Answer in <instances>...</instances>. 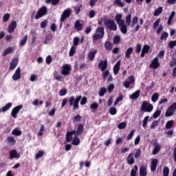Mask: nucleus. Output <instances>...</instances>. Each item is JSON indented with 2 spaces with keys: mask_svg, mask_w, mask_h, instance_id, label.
Masks as SVG:
<instances>
[{
  "mask_svg": "<svg viewBox=\"0 0 176 176\" xmlns=\"http://www.w3.org/2000/svg\"><path fill=\"white\" fill-rule=\"evenodd\" d=\"M141 110L143 112H152L153 111V105L146 101H144L142 103Z\"/></svg>",
  "mask_w": 176,
  "mask_h": 176,
  "instance_id": "nucleus-6",
  "label": "nucleus"
},
{
  "mask_svg": "<svg viewBox=\"0 0 176 176\" xmlns=\"http://www.w3.org/2000/svg\"><path fill=\"white\" fill-rule=\"evenodd\" d=\"M162 13H163V8L160 7L154 11L153 14L155 17H157V16H160V14H162Z\"/></svg>",
  "mask_w": 176,
  "mask_h": 176,
  "instance_id": "nucleus-30",
  "label": "nucleus"
},
{
  "mask_svg": "<svg viewBox=\"0 0 176 176\" xmlns=\"http://www.w3.org/2000/svg\"><path fill=\"white\" fill-rule=\"evenodd\" d=\"M167 38H168V33L166 32H164V33L162 34L161 37H160V40L161 41H166V39H167Z\"/></svg>",
  "mask_w": 176,
  "mask_h": 176,
  "instance_id": "nucleus-52",
  "label": "nucleus"
},
{
  "mask_svg": "<svg viewBox=\"0 0 176 176\" xmlns=\"http://www.w3.org/2000/svg\"><path fill=\"white\" fill-rule=\"evenodd\" d=\"M148 120H149V116H146L143 120L142 126L144 128L148 125Z\"/></svg>",
  "mask_w": 176,
  "mask_h": 176,
  "instance_id": "nucleus-49",
  "label": "nucleus"
},
{
  "mask_svg": "<svg viewBox=\"0 0 176 176\" xmlns=\"http://www.w3.org/2000/svg\"><path fill=\"white\" fill-rule=\"evenodd\" d=\"M136 153H135V159H138L141 156V148L135 149Z\"/></svg>",
  "mask_w": 176,
  "mask_h": 176,
  "instance_id": "nucleus-56",
  "label": "nucleus"
},
{
  "mask_svg": "<svg viewBox=\"0 0 176 176\" xmlns=\"http://www.w3.org/2000/svg\"><path fill=\"white\" fill-rule=\"evenodd\" d=\"M133 47H129L125 52L126 58H128V60L130 59L131 58V54L133 53Z\"/></svg>",
  "mask_w": 176,
  "mask_h": 176,
  "instance_id": "nucleus-24",
  "label": "nucleus"
},
{
  "mask_svg": "<svg viewBox=\"0 0 176 176\" xmlns=\"http://www.w3.org/2000/svg\"><path fill=\"white\" fill-rule=\"evenodd\" d=\"M138 23V16H134L132 19V23L131 24V28H134L135 25Z\"/></svg>",
  "mask_w": 176,
  "mask_h": 176,
  "instance_id": "nucleus-40",
  "label": "nucleus"
},
{
  "mask_svg": "<svg viewBox=\"0 0 176 176\" xmlns=\"http://www.w3.org/2000/svg\"><path fill=\"white\" fill-rule=\"evenodd\" d=\"M159 24H160V19H158L155 21V22L153 23V29L157 30L159 27Z\"/></svg>",
  "mask_w": 176,
  "mask_h": 176,
  "instance_id": "nucleus-59",
  "label": "nucleus"
},
{
  "mask_svg": "<svg viewBox=\"0 0 176 176\" xmlns=\"http://www.w3.org/2000/svg\"><path fill=\"white\" fill-rule=\"evenodd\" d=\"M46 3H52L54 6L60 3V0H46Z\"/></svg>",
  "mask_w": 176,
  "mask_h": 176,
  "instance_id": "nucleus-41",
  "label": "nucleus"
},
{
  "mask_svg": "<svg viewBox=\"0 0 176 176\" xmlns=\"http://www.w3.org/2000/svg\"><path fill=\"white\" fill-rule=\"evenodd\" d=\"M14 50V49H13V47H12L6 48L2 54L3 57H5V56H8V54H10V53H12V52H13Z\"/></svg>",
  "mask_w": 176,
  "mask_h": 176,
  "instance_id": "nucleus-27",
  "label": "nucleus"
},
{
  "mask_svg": "<svg viewBox=\"0 0 176 176\" xmlns=\"http://www.w3.org/2000/svg\"><path fill=\"white\" fill-rule=\"evenodd\" d=\"M173 126H174V120H169L166 123L165 127L168 130H170V129L173 128Z\"/></svg>",
  "mask_w": 176,
  "mask_h": 176,
  "instance_id": "nucleus-33",
  "label": "nucleus"
},
{
  "mask_svg": "<svg viewBox=\"0 0 176 176\" xmlns=\"http://www.w3.org/2000/svg\"><path fill=\"white\" fill-rule=\"evenodd\" d=\"M146 167L141 166L140 168V176H146Z\"/></svg>",
  "mask_w": 176,
  "mask_h": 176,
  "instance_id": "nucleus-31",
  "label": "nucleus"
},
{
  "mask_svg": "<svg viewBox=\"0 0 176 176\" xmlns=\"http://www.w3.org/2000/svg\"><path fill=\"white\" fill-rule=\"evenodd\" d=\"M134 133H135V130L133 129L130 131L129 134H128L126 138V141H130V140L133 139V137L134 136Z\"/></svg>",
  "mask_w": 176,
  "mask_h": 176,
  "instance_id": "nucleus-42",
  "label": "nucleus"
},
{
  "mask_svg": "<svg viewBox=\"0 0 176 176\" xmlns=\"http://www.w3.org/2000/svg\"><path fill=\"white\" fill-rule=\"evenodd\" d=\"M135 162V160H134V157H133V153H131L126 157V163L129 164V166H131Z\"/></svg>",
  "mask_w": 176,
  "mask_h": 176,
  "instance_id": "nucleus-22",
  "label": "nucleus"
},
{
  "mask_svg": "<svg viewBox=\"0 0 176 176\" xmlns=\"http://www.w3.org/2000/svg\"><path fill=\"white\" fill-rule=\"evenodd\" d=\"M71 72V66L69 65H65L63 66V70L61 72L62 75L64 76H68Z\"/></svg>",
  "mask_w": 176,
  "mask_h": 176,
  "instance_id": "nucleus-12",
  "label": "nucleus"
},
{
  "mask_svg": "<svg viewBox=\"0 0 176 176\" xmlns=\"http://www.w3.org/2000/svg\"><path fill=\"white\" fill-rule=\"evenodd\" d=\"M52 41V36H46L45 38L43 41L44 45H49V41Z\"/></svg>",
  "mask_w": 176,
  "mask_h": 176,
  "instance_id": "nucleus-61",
  "label": "nucleus"
},
{
  "mask_svg": "<svg viewBox=\"0 0 176 176\" xmlns=\"http://www.w3.org/2000/svg\"><path fill=\"white\" fill-rule=\"evenodd\" d=\"M20 158V153H17L16 150H12L10 152V157L9 159L12 160V159H19Z\"/></svg>",
  "mask_w": 176,
  "mask_h": 176,
  "instance_id": "nucleus-15",
  "label": "nucleus"
},
{
  "mask_svg": "<svg viewBox=\"0 0 176 176\" xmlns=\"http://www.w3.org/2000/svg\"><path fill=\"white\" fill-rule=\"evenodd\" d=\"M110 115H116L118 113V110L115 107H111L109 110Z\"/></svg>",
  "mask_w": 176,
  "mask_h": 176,
  "instance_id": "nucleus-53",
  "label": "nucleus"
},
{
  "mask_svg": "<svg viewBox=\"0 0 176 176\" xmlns=\"http://www.w3.org/2000/svg\"><path fill=\"white\" fill-rule=\"evenodd\" d=\"M140 93H141V91L137 90L129 96V98H131V100H137V98L140 97Z\"/></svg>",
  "mask_w": 176,
  "mask_h": 176,
  "instance_id": "nucleus-25",
  "label": "nucleus"
},
{
  "mask_svg": "<svg viewBox=\"0 0 176 176\" xmlns=\"http://www.w3.org/2000/svg\"><path fill=\"white\" fill-rule=\"evenodd\" d=\"M105 93H107V88L101 87L99 90L98 94L100 97H104V96H105Z\"/></svg>",
  "mask_w": 176,
  "mask_h": 176,
  "instance_id": "nucleus-35",
  "label": "nucleus"
},
{
  "mask_svg": "<svg viewBox=\"0 0 176 176\" xmlns=\"http://www.w3.org/2000/svg\"><path fill=\"white\" fill-rule=\"evenodd\" d=\"M150 68H153V69H157L159 67H160V63H159V58L155 57L151 62L149 65Z\"/></svg>",
  "mask_w": 176,
  "mask_h": 176,
  "instance_id": "nucleus-11",
  "label": "nucleus"
},
{
  "mask_svg": "<svg viewBox=\"0 0 176 176\" xmlns=\"http://www.w3.org/2000/svg\"><path fill=\"white\" fill-rule=\"evenodd\" d=\"M71 141H72V135L67 132L66 134V142H71Z\"/></svg>",
  "mask_w": 176,
  "mask_h": 176,
  "instance_id": "nucleus-57",
  "label": "nucleus"
},
{
  "mask_svg": "<svg viewBox=\"0 0 176 176\" xmlns=\"http://www.w3.org/2000/svg\"><path fill=\"white\" fill-rule=\"evenodd\" d=\"M174 113H175V112L172 109L168 107L165 113V116H166V118H170V116H173V115H174Z\"/></svg>",
  "mask_w": 176,
  "mask_h": 176,
  "instance_id": "nucleus-29",
  "label": "nucleus"
},
{
  "mask_svg": "<svg viewBox=\"0 0 176 176\" xmlns=\"http://www.w3.org/2000/svg\"><path fill=\"white\" fill-rule=\"evenodd\" d=\"M127 126V123L126 122H120L118 124V129L120 130H123V129H126Z\"/></svg>",
  "mask_w": 176,
  "mask_h": 176,
  "instance_id": "nucleus-39",
  "label": "nucleus"
},
{
  "mask_svg": "<svg viewBox=\"0 0 176 176\" xmlns=\"http://www.w3.org/2000/svg\"><path fill=\"white\" fill-rule=\"evenodd\" d=\"M6 142L11 146H14V145H16V139H14V137L13 136H8L6 139Z\"/></svg>",
  "mask_w": 176,
  "mask_h": 176,
  "instance_id": "nucleus-16",
  "label": "nucleus"
},
{
  "mask_svg": "<svg viewBox=\"0 0 176 176\" xmlns=\"http://www.w3.org/2000/svg\"><path fill=\"white\" fill-rule=\"evenodd\" d=\"M120 60H118L113 66V74L114 75H118L119 71H120Z\"/></svg>",
  "mask_w": 176,
  "mask_h": 176,
  "instance_id": "nucleus-19",
  "label": "nucleus"
},
{
  "mask_svg": "<svg viewBox=\"0 0 176 176\" xmlns=\"http://www.w3.org/2000/svg\"><path fill=\"white\" fill-rule=\"evenodd\" d=\"M113 47V44L109 41H106L104 43V48L106 50H112V48Z\"/></svg>",
  "mask_w": 176,
  "mask_h": 176,
  "instance_id": "nucleus-28",
  "label": "nucleus"
},
{
  "mask_svg": "<svg viewBox=\"0 0 176 176\" xmlns=\"http://www.w3.org/2000/svg\"><path fill=\"white\" fill-rule=\"evenodd\" d=\"M160 151V146L157 143L154 144V148L153 150V155H157Z\"/></svg>",
  "mask_w": 176,
  "mask_h": 176,
  "instance_id": "nucleus-26",
  "label": "nucleus"
},
{
  "mask_svg": "<svg viewBox=\"0 0 176 176\" xmlns=\"http://www.w3.org/2000/svg\"><path fill=\"white\" fill-rule=\"evenodd\" d=\"M11 107H12V103L8 102L4 107H2L1 111L3 112H6V111L10 109Z\"/></svg>",
  "mask_w": 176,
  "mask_h": 176,
  "instance_id": "nucleus-36",
  "label": "nucleus"
},
{
  "mask_svg": "<svg viewBox=\"0 0 176 176\" xmlns=\"http://www.w3.org/2000/svg\"><path fill=\"white\" fill-rule=\"evenodd\" d=\"M46 14H47V8L44 6L38 9L34 19L36 20H39V19H42V17L46 16Z\"/></svg>",
  "mask_w": 176,
  "mask_h": 176,
  "instance_id": "nucleus-5",
  "label": "nucleus"
},
{
  "mask_svg": "<svg viewBox=\"0 0 176 176\" xmlns=\"http://www.w3.org/2000/svg\"><path fill=\"white\" fill-rule=\"evenodd\" d=\"M157 100H159V94L155 93L151 97V100L153 101V102H156Z\"/></svg>",
  "mask_w": 176,
  "mask_h": 176,
  "instance_id": "nucleus-48",
  "label": "nucleus"
},
{
  "mask_svg": "<svg viewBox=\"0 0 176 176\" xmlns=\"http://www.w3.org/2000/svg\"><path fill=\"white\" fill-rule=\"evenodd\" d=\"M104 27H99L96 29L95 34L92 36L93 42L100 41L104 38L105 32H104Z\"/></svg>",
  "mask_w": 176,
  "mask_h": 176,
  "instance_id": "nucleus-3",
  "label": "nucleus"
},
{
  "mask_svg": "<svg viewBox=\"0 0 176 176\" xmlns=\"http://www.w3.org/2000/svg\"><path fill=\"white\" fill-rule=\"evenodd\" d=\"M120 36L119 35L115 36L113 38V43L114 45H116L118 43H120Z\"/></svg>",
  "mask_w": 176,
  "mask_h": 176,
  "instance_id": "nucleus-45",
  "label": "nucleus"
},
{
  "mask_svg": "<svg viewBox=\"0 0 176 176\" xmlns=\"http://www.w3.org/2000/svg\"><path fill=\"white\" fill-rule=\"evenodd\" d=\"M74 28L77 32L82 31V30H83V24L80 23V20H77L75 22Z\"/></svg>",
  "mask_w": 176,
  "mask_h": 176,
  "instance_id": "nucleus-18",
  "label": "nucleus"
},
{
  "mask_svg": "<svg viewBox=\"0 0 176 176\" xmlns=\"http://www.w3.org/2000/svg\"><path fill=\"white\" fill-rule=\"evenodd\" d=\"M22 108L23 106L21 104L14 107L11 111V116H12V118L16 119V118H17V113L20 112V109H21Z\"/></svg>",
  "mask_w": 176,
  "mask_h": 176,
  "instance_id": "nucleus-9",
  "label": "nucleus"
},
{
  "mask_svg": "<svg viewBox=\"0 0 176 176\" xmlns=\"http://www.w3.org/2000/svg\"><path fill=\"white\" fill-rule=\"evenodd\" d=\"M85 131V126L82 124H80L76 130V135H82Z\"/></svg>",
  "mask_w": 176,
  "mask_h": 176,
  "instance_id": "nucleus-20",
  "label": "nucleus"
},
{
  "mask_svg": "<svg viewBox=\"0 0 176 176\" xmlns=\"http://www.w3.org/2000/svg\"><path fill=\"white\" fill-rule=\"evenodd\" d=\"M160 113H162V110H156L155 112L153 114V118L154 119H157L160 116Z\"/></svg>",
  "mask_w": 176,
  "mask_h": 176,
  "instance_id": "nucleus-44",
  "label": "nucleus"
},
{
  "mask_svg": "<svg viewBox=\"0 0 176 176\" xmlns=\"http://www.w3.org/2000/svg\"><path fill=\"white\" fill-rule=\"evenodd\" d=\"M82 7V4H80L79 7H74V12L76 14H79V13H80V8Z\"/></svg>",
  "mask_w": 176,
  "mask_h": 176,
  "instance_id": "nucleus-64",
  "label": "nucleus"
},
{
  "mask_svg": "<svg viewBox=\"0 0 176 176\" xmlns=\"http://www.w3.org/2000/svg\"><path fill=\"white\" fill-rule=\"evenodd\" d=\"M79 101H80V105H85L87 102V98L86 96L82 98V96H76V98L74 96L69 98V105L73 107V111L79 109Z\"/></svg>",
  "mask_w": 176,
  "mask_h": 176,
  "instance_id": "nucleus-2",
  "label": "nucleus"
},
{
  "mask_svg": "<svg viewBox=\"0 0 176 176\" xmlns=\"http://www.w3.org/2000/svg\"><path fill=\"white\" fill-rule=\"evenodd\" d=\"M72 145H79L80 144V139L77 136L74 137L72 142Z\"/></svg>",
  "mask_w": 176,
  "mask_h": 176,
  "instance_id": "nucleus-37",
  "label": "nucleus"
},
{
  "mask_svg": "<svg viewBox=\"0 0 176 176\" xmlns=\"http://www.w3.org/2000/svg\"><path fill=\"white\" fill-rule=\"evenodd\" d=\"M157 167V159H153V160L151 161V171L154 173V171H156Z\"/></svg>",
  "mask_w": 176,
  "mask_h": 176,
  "instance_id": "nucleus-21",
  "label": "nucleus"
},
{
  "mask_svg": "<svg viewBox=\"0 0 176 176\" xmlns=\"http://www.w3.org/2000/svg\"><path fill=\"white\" fill-rule=\"evenodd\" d=\"M69 16H71V8H67L63 11L61 15L60 19V23H64V21H65V20H67Z\"/></svg>",
  "mask_w": 176,
  "mask_h": 176,
  "instance_id": "nucleus-7",
  "label": "nucleus"
},
{
  "mask_svg": "<svg viewBox=\"0 0 176 176\" xmlns=\"http://www.w3.org/2000/svg\"><path fill=\"white\" fill-rule=\"evenodd\" d=\"M27 41H28V35H25L19 42L20 46H25V43H27Z\"/></svg>",
  "mask_w": 176,
  "mask_h": 176,
  "instance_id": "nucleus-32",
  "label": "nucleus"
},
{
  "mask_svg": "<svg viewBox=\"0 0 176 176\" xmlns=\"http://www.w3.org/2000/svg\"><path fill=\"white\" fill-rule=\"evenodd\" d=\"M98 68L102 72H104V71L108 68V60L105 59L104 60H100L98 63Z\"/></svg>",
  "mask_w": 176,
  "mask_h": 176,
  "instance_id": "nucleus-8",
  "label": "nucleus"
},
{
  "mask_svg": "<svg viewBox=\"0 0 176 176\" xmlns=\"http://www.w3.org/2000/svg\"><path fill=\"white\" fill-rule=\"evenodd\" d=\"M76 50H75V46L72 45L70 48V51H69V56L70 57H72V56H74V54H75L76 53Z\"/></svg>",
  "mask_w": 176,
  "mask_h": 176,
  "instance_id": "nucleus-54",
  "label": "nucleus"
},
{
  "mask_svg": "<svg viewBox=\"0 0 176 176\" xmlns=\"http://www.w3.org/2000/svg\"><path fill=\"white\" fill-rule=\"evenodd\" d=\"M12 135H16L17 137H20V135H21V134H22V132H21V131H20L17 129H14L12 131Z\"/></svg>",
  "mask_w": 176,
  "mask_h": 176,
  "instance_id": "nucleus-38",
  "label": "nucleus"
},
{
  "mask_svg": "<svg viewBox=\"0 0 176 176\" xmlns=\"http://www.w3.org/2000/svg\"><path fill=\"white\" fill-rule=\"evenodd\" d=\"M17 28V22L16 21H12L10 24L8 25V31L9 34L14 32V30Z\"/></svg>",
  "mask_w": 176,
  "mask_h": 176,
  "instance_id": "nucleus-14",
  "label": "nucleus"
},
{
  "mask_svg": "<svg viewBox=\"0 0 176 176\" xmlns=\"http://www.w3.org/2000/svg\"><path fill=\"white\" fill-rule=\"evenodd\" d=\"M41 28H46L47 27V19H45L41 23Z\"/></svg>",
  "mask_w": 176,
  "mask_h": 176,
  "instance_id": "nucleus-60",
  "label": "nucleus"
},
{
  "mask_svg": "<svg viewBox=\"0 0 176 176\" xmlns=\"http://www.w3.org/2000/svg\"><path fill=\"white\" fill-rule=\"evenodd\" d=\"M97 50H94L92 52H89L87 54V60L89 61H93V60H94V58H96V55L97 54Z\"/></svg>",
  "mask_w": 176,
  "mask_h": 176,
  "instance_id": "nucleus-17",
  "label": "nucleus"
},
{
  "mask_svg": "<svg viewBox=\"0 0 176 176\" xmlns=\"http://www.w3.org/2000/svg\"><path fill=\"white\" fill-rule=\"evenodd\" d=\"M168 174H170V169L168 167L165 166L163 170V176H168Z\"/></svg>",
  "mask_w": 176,
  "mask_h": 176,
  "instance_id": "nucleus-50",
  "label": "nucleus"
},
{
  "mask_svg": "<svg viewBox=\"0 0 176 176\" xmlns=\"http://www.w3.org/2000/svg\"><path fill=\"white\" fill-rule=\"evenodd\" d=\"M45 155V152L42 150H40L35 155L36 159H41L42 156Z\"/></svg>",
  "mask_w": 176,
  "mask_h": 176,
  "instance_id": "nucleus-46",
  "label": "nucleus"
},
{
  "mask_svg": "<svg viewBox=\"0 0 176 176\" xmlns=\"http://www.w3.org/2000/svg\"><path fill=\"white\" fill-rule=\"evenodd\" d=\"M12 78L14 80H19L21 78V69L20 67H18L14 74L12 75Z\"/></svg>",
  "mask_w": 176,
  "mask_h": 176,
  "instance_id": "nucleus-13",
  "label": "nucleus"
},
{
  "mask_svg": "<svg viewBox=\"0 0 176 176\" xmlns=\"http://www.w3.org/2000/svg\"><path fill=\"white\" fill-rule=\"evenodd\" d=\"M9 19H10V14L9 13L5 14L3 16V21L6 23L9 21Z\"/></svg>",
  "mask_w": 176,
  "mask_h": 176,
  "instance_id": "nucleus-51",
  "label": "nucleus"
},
{
  "mask_svg": "<svg viewBox=\"0 0 176 176\" xmlns=\"http://www.w3.org/2000/svg\"><path fill=\"white\" fill-rule=\"evenodd\" d=\"M122 14H118L116 15V21L117 24H118L120 31H121L122 34L126 35V34H127V25L129 26L131 24V14H129L126 16V21L124 19H122Z\"/></svg>",
  "mask_w": 176,
  "mask_h": 176,
  "instance_id": "nucleus-1",
  "label": "nucleus"
},
{
  "mask_svg": "<svg viewBox=\"0 0 176 176\" xmlns=\"http://www.w3.org/2000/svg\"><path fill=\"white\" fill-rule=\"evenodd\" d=\"M104 24L110 31H116L118 30V25H116L113 20L104 19Z\"/></svg>",
  "mask_w": 176,
  "mask_h": 176,
  "instance_id": "nucleus-4",
  "label": "nucleus"
},
{
  "mask_svg": "<svg viewBox=\"0 0 176 176\" xmlns=\"http://www.w3.org/2000/svg\"><path fill=\"white\" fill-rule=\"evenodd\" d=\"M113 3H115V5L120 6V8H124V3L122 2V0H115Z\"/></svg>",
  "mask_w": 176,
  "mask_h": 176,
  "instance_id": "nucleus-47",
  "label": "nucleus"
},
{
  "mask_svg": "<svg viewBox=\"0 0 176 176\" xmlns=\"http://www.w3.org/2000/svg\"><path fill=\"white\" fill-rule=\"evenodd\" d=\"M170 49H173L176 46V41H171L168 43Z\"/></svg>",
  "mask_w": 176,
  "mask_h": 176,
  "instance_id": "nucleus-63",
  "label": "nucleus"
},
{
  "mask_svg": "<svg viewBox=\"0 0 176 176\" xmlns=\"http://www.w3.org/2000/svg\"><path fill=\"white\" fill-rule=\"evenodd\" d=\"M73 46H78V45H79V37L76 36L73 39Z\"/></svg>",
  "mask_w": 176,
  "mask_h": 176,
  "instance_id": "nucleus-58",
  "label": "nucleus"
},
{
  "mask_svg": "<svg viewBox=\"0 0 176 176\" xmlns=\"http://www.w3.org/2000/svg\"><path fill=\"white\" fill-rule=\"evenodd\" d=\"M169 65H170V67H171L172 68L174 67H175V65H176V58H173V59L170 61Z\"/></svg>",
  "mask_w": 176,
  "mask_h": 176,
  "instance_id": "nucleus-62",
  "label": "nucleus"
},
{
  "mask_svg": "<svg viewBox=\"0 0 176 176\" xmlns=\"http://www.w3.org/2000/svg\"><path fill=\"white\" fill-rule=\"evenodd\" d=\"M175 16V12H172L168 19V22H167L168 25H171V23H173V19H174Z\"/></svg>",
  "mask_w": 176,
  "mask_h": 176,
  "instance_id": "nucleus-34",
  "label": "nucleus"
},
{
  "mask_svg": "<svg viewBox=\"0 0 176 176\" xmlns=\"http://www.w3.org/2000/svg\"><path fill=\"white\" fill-rule=\"evenodd\" d=\"M18 65H19V58H13L11 62L10 63V67H9L10 71H13V69H14Z\"/></svg>",
  "mask_w": 176,
  "mask_h": 176,
  "instance_id": "nucleus-10",
  "label": "nucleus"
},
{
  "mask_svg": "<svg viewBox=\"0 0 176 176\" xmlns=\"http://www.w3.org/2000/svg\"><path fill=\"white\" fill-rule=\"evenodd\" d=\"M149 49L150 47L148 45H144L142 52H141V57H145V54H147V53H149Z\"/></svg>",
  "mask_w": 176,
  "mask_h": 176,
  "instance_id": "nucleus-23",
  "label": "nucleus"
},
{
  "mask_svg": "<svg viewBox=\"0 0 176 176\" xmlns=\"http://www.w3.org/2000/svg\"><path fill=\"white\" fill-rule=\"evenodd\" d=\"M114 89H115V85L113 84H110L107 87L108 93L111 94L113 91Z\"/></svg>",
  "mask_w": 176,
  "mask_h": 176,
  "instance_id": "nucleus-55",
  "label": "nucleus"
},
{
  "mask_svg": "<svg viewBox=\"0 0 176 176\" xmlns=\"http://www.w3.org/2000/svg\"><path fill=\"white\" fill-rule=\"evenodd\" d=\"M81 120H82V116L78 114L74 117L73 122L74 123H78V122H80Z\"/></svg>",
  "mask_w": 176,
  "mask_h": 176,
  "instance_id": "nucleus-43",
  "label": "nucleus"
}]
</instances>
